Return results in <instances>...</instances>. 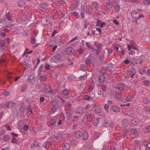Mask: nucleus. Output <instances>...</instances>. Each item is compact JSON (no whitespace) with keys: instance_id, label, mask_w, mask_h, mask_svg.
Instances as JSON below:
<instances>
[{"instance_id":"nucleus-1","label":"nucleus","mask_w":150,"mask_h":150,"mask_svg":"<svg viewBox=\"0 0 150 150\" xmlns=\"http://www.w3.org/2000/svg\"><path fill=\"white\" fill-rule=\"evenodd\" d=\"M30 16H29L28 14L26 13L21 17V19L22 22H25L26 21L28 20L30 18Z\"/></svg>"},{"instance_id":"nucleus-2","label":"nucleus","mask_w":150,"mask_h":150,"mask_svg":"<svg viewBox=\"0 0 150 150\" xmlns=\"http://www.w3.org/2000/svg\"><path fill=\"white\" fill-rule=\"evenodd\" d=\"M35 74H33L28 77V80L30 83L31 84H33L34 83L35 81Z\"/></svg>"},{"instance_id":"nucleus-3","label":"nucleus","mask_w":150,"mask_h":150,"mask_svg":"<svg viewBox=\"0 0 150 150\" xmlns=\"http://www.w3.org/2000/svg\"><path fill=\"white\" fill-rule=\"evenodd\" d=\"M121 147L120 145L116 144V146L114 147L112 146H109L108 147V150H120Z\"/></svg>"},{"instance_id":"nucleus-4","label":"nucleus","mask_w":150,"mask_h":150,"mask_svg":"<svg viewBox=\"0 0 150 150\" xmlns=\"http://www.w3.org/2000/svg\"><path fill=\"white\" fill-rule=\"evenodd\" d=\"M74 135L77 138H80L82 135V132L81 131H76L74 133Z\"/></svg>"},{"instance_id":"nucleus-5","label":"nucleus","mask_w":150,"mask_h":150,"mask_svg":"<svg viewBox=\"0 0 150 150\" xmlns=\"http://www.w3.org/2000/svg\"><path fill=\"white\" fill-rule=\"evenodd\" d=\"M111 110L114 112H119L120 110V108L116 105H113L111 107Z\"/></svg>"},{"instance_id":"nucleus-6","label":"nucleus","mask_w":150,"mask_h":150,"mask_svg":"<svg viewBox=\"0 0 150 150\" xmlns=\"http://www.w3.org/2000/svg\"><path fill=\"white\" fill-rule=\"evenodd\" d=\"M82 140L84 141H86L88 137V134L86 132H84L82 133V135L81 136Z\"/></svg>"},{"instance_id":"nucleus-7","label":"nucleus","mask_w":150,"mask_h":150,"mask_svg":"<svg viewBox=\"0 0 150 150\" xmlns=\"http://www.w3.org/2000/svg\"><path fill=\"white\" fill-rule=\"evenodd\" d=\"M131 16L134 18H138L139 16V13H138L137 11L135 10L133 11L131 13Z\"/></svg>"},{"instance_id":"nucleus-8","label":"nucleus","mask_w":150,"mask_h":150,"mask_svg":"<svg viewBox=\"0 0 150 150\" xmlns=\"http://www.w3.org/2000/svg\"><path fill=\"white\" fill-rule=\"evenodd\" d=\"M102 110L99 107H95L93 110V112L95 114H98L101 112Z\"/></svg>"},{"instance_id":"nucleus-9","label":"nucleus","mask_w":150,"mask_h":150,"mask_svg":"<svg viewBox=\"0 0 150 150\" xmlns=\"http://www.w3.org/2000/svg\"><path fill=\"white\" fill-rule=\"evenodd\" d=\"M86 121L87 122H90L92 120V116L90 113H88L86 114Z\"/></svg>"},{"instance_id":"nucleus-10","label":"nucleus","mask_w":150,"mask_h":150,"mask_svg":"<svg viewBox=\"0 0 150 150\" xmlns=\"http://www.w3.org/2000/svg\"><path fill=\"white\" fill-rule=\"evenodd\" d=\"M131 123L134 125H138L140 123V120L137 118L133 119L131 121Z\"/></svg>"},{"instance_id":"nucleus-11","label":"nucleus","mask_w":150,"mask_h":150,"mask_svg":"<svg viewBox=\"0 0 150 150\" xmlns=\"http://www.w3.org/2000/svg\"><path fill=\"white\" fill-rule=\"evenodd\" d=\"M84 111V108L82 107H79L75 111L76 114L82 113Z\"/></svg>"},{"instance_id":"nucleus-12","label":"nucleus","mask_w":150,"mask_h":150,"mask_svg":"<svg viewBox=\"0 0 150 150\" xmlns=\"http://www.w3.org/2000/svg\"><path fill=\"white\" fill-rule=\"evenodd\" d=\"M74 51V49L72 47H69L67 48L66 50L67 53L68 54H71Z\"/></svg>"},{"instance_id":"nucleus-13","label":"nucleus","mask_w":150,"mask_h":150,"mask_svg":"<svg viewBox=\"0 0 150 150\" xmlns=\"http://www.w3.org/2000/svg\"><path fill=\"white\" fill-rule=\"evenodd\" d=\"M112 3L110 2H108L106 4V8L108 10H110L112 8Z\"/></svg>"},{"instance_id":"nucleus-14","label":"nucleus","mask_w":150,"mask_h":150,"mask_svg":"<svg viewBox=\"0 0 150 150\" xmlns=\"http://www.w3.org/2000/svg\"><path fill=\"white\" fill-rule=\"evenodd\" d=\"M48 5L47 3H43L41 4L39 7L40 9L42 10V9H45L48 7Z\"/></svg>"},{"instance_id":"nucleus-15","label":"nucleus","mask_w":150,"mask_h":150,"mask_svg":"<svg viewBox=\"0 0 150 150\" xmlns=\"http://www.w3.org/2000/svg\"><path fill=\"white\" fill-rule=\"evenodd\" d=\"M44 88L45 90L46 91V92H52V91H51V86L48 85L45 86L44 87Z\"/></svg>"},{"instance_id":"nucleus-16","label":"nucleus","mask_w":150,"mask_h":150,"mask_svg":"<svg viewBox=\"0 0 150 150\" xmlns=\"http://www.w3.org/2000/svg\"><path fill=\"white\" fill-rule=\"evenodd\" d=\"M92 5L94 7V8L96 9H98L99 8V4L96 1H93L92 2Z\"/></svg>"},{"instance_id":"nucleus-17","label":"nucleus","mask_w":150,"mask_h":150,"mask_svg":"<svg viewBox=\"0 0 150 150\" xmlns=\"http://www.w3.org/2000/svg\"><path fill=\"white\" fill-rule=\"evenodd\" d=\"M70 148V145L68 143L64 144L62 148L63 150H69Z\"/></svg>"},{"instance_id":"nucleus-18","label":"nucleus","mask_w":150,"mask_h":150,"mask_svg":"<svg viewBox=\"0 0 150 150\" xmlns=\"http://www.w3.org/2000/svg\"><path fill=\"white\" fill-rule=\"evenodd\" d=\"M25 4V1L23 0H20L18 3V6L20 7H22Z\"/></svg>"},{"instance_id":"nucleus-19","label":"nucleus","mask_w":150,"mask_h":150,"mask_svg":"<svg viewBox=\"0 0 150 150\" xmlns=\"http://www.w3.org/2000/svg\"><path fill=\"white\" fill-rule=\"evenodd\" d=\"M117 88L119 90L122 91L125 88L124 84L122 83H119L117 86Z\"/></svg>"},{"instance_id":"nucleus-20","label":"nucleus","mask_w":150,"mask_h":150,"mask_svg":"<svg viewBox=\"0 0 150 150\" xmlns=\"http://www.w3.org/2000/svg\"><path fill=\"white\" fill-rule=\"evenodd\" d=\"M105 79V77L103 75H102L99 77L98 80L100 82L102 83L104 82Z\"/></svg>"},{"instance_id":"nucleus-21","label":"nucleus","mask_w":150,"mask_h":150,"mask_svg":"<svg viewBox=\"0 0 150 150\" xmlns=\"http://www.w3.org/2000/svg\"><path fill=\"white\" fill-rule=\"evenodd\" d=\"M6 17L7 20L9 21H11L12 19V17L11 15L9 12L7 13Z\"/></svg>"},{"instance_id":"nucleus-22","label":"nucleus","mask_w":150,"mask_h":150,"mask_svg":"<svg viewBox=\"0 0 150 150\" xmlns=\"http://www.w3.org/2000/svg\"><path fill=\"white\" fill-rule=\"evenodd\" d=\"M62 93L64 96H66L69 95V91L68 89H65L63 91Z\"/></svg>"},{"instance_id":"nucleus-23","label":"nucleus","mask_w":150,"mask_h":150,"mask_svg":"<svg viewBox=\"0 0 150 150\" xmlns=\"http://www.w3.org/2000/svg\"><path fill=\"white\" fill-rule=\"evenodd\" d=\"M143 102L146 104H148L149 103L150 100L149 98H143Z\"/></svg>"},{"instance_id":"nucleus-24","label":"nucleus","mask_w":150,"mask_h":150,"mask_svg":"<svg viewBox=\"0 0 150 150\" xmlns=\"http://www.w3.org/2000/svg\"><path fill=\"white\" fill-rule=\"evenodd\" d=\"M77 143H78V142H77V141L74 139L71 140L70 142V144L72 146H76Z\"/></svg>"},{"instance_id":"nucleus-25","label":"nucleus","mask_w":150,"mask_h":150,"mask_svg":"<svg viewBox=\"0 0 150 150\" xmlns=\"http://www.w3.org/2000/svg\"><path fill=\"white\" fill-rule=\"evenodd\" d=\"M10 139V137L7 135H4L3 138V139L4 141H7Z\"/></svg>"},{"instance_id":"nucleus-26","label":"nucleus","mask_w":150,"mask_h":150,"mask_svg":"<svg viewBox=\"0 0 150 150\" xmlns=\"http://www.w3.org/2000/svg\"><path fill=\"white\" fill-rule=\"evenodd\" d=\"M107 72V69L106 68L103 67L101 69L100 72L103 75L105 74Z\"/></svg>"},{"instance_id":"nucleus-27","label":"nucleus","mask_w":150,"mask_h":150,"mask_svg":"<svg viewBox=\"0 0 150 150\" xmlns=\"http://www.w3.org/2000/svg\"><path fill=\"white\" fill-rule=\"evenodd\" d=\"M100 119L98 118H97L95 120L93 124L95 126H97L99 123Z\"/></svg>"},{"instance_id":"nucleus-28","label":"nucleus","mask_w":150,"mask_h":150,"mask_svg":"<svg viewBox=\"0 0 150 150\" xmlns=\"http://www.w3.org/2000/svg\"><path fill=\"white\" fill-rule=\"evenodd\" d=\"M84 146L86 149L89 150L91 149V146L90 143H86L85 144Z\"/></svg>"},{"instance_id":"nucleus-29","label":"nucleus","mask_w":150,"mask_h":150,"mask_svg":"<svg viewBox=\"0 0 150 150\" xmlns=\"http://www.w3.org/2000/svg\"><path fill=\"white\" fill-rule=\"evenodd\" d=\"M134 74L135 73H133L132 71H127V75L128 76H131V77H133Z\"/></svg>"},{"instance_id":"nucleus-30","label":"nucleus","mask_w":150,"mask_h":150,"mask_svg":"<svg viewBox=\"0 0 150 150\" xmlns=\"http://www.w3.org/2000/svg\"><path fill=\"white\" fill-rule=\"evenodd\" d=\"M39 79L41 81H44L46 80L47 77L45 75H42L40 77Z\"/></svg>"},{"instance_id":"nucleus-31","label":"nucleus","mask_w":150,"mask_h":150,"mask_svg":"<svg viewBox=\"0 0 150 150\" xmlns=\"http://www.w3.org/2000/svg\"><path fill=\"white\" fill-rule=\"evenodd\" d=\"M132 99L130 96H128L126 98L125 100L127 102H130L132 101Z\"/></svg>"},{"instance_id":"nucleus-32","label":"nucleus","mask_w":150,"mask_h":150,"mask_svg":"<svg viewBox=\"0 0 150 150\" xmlns=\"http://www.w3.org/2000/svg\"><path fill=\"white\" fill-rule=\"evenodd\" d=\"M55 123V121L54 119H51L49 122V123L51 125H53Z\"/></svg>"},{"instance_id":"nucleus-33","label":"nucleus","mask_w":150,"mask_h":150,"mask_svg":"<svg viewBox=\"0 0 150 150\" xmlns=\"http://www.w3.org/2000/svg\"><path fill=\"white\" fill-rule=\"evenodd\" d=\"M115 96L116 98H119L122 97V92H118L115 94Z\"/></svg>"},{"instance_id":"nucleus-34","label":"nucleus","mask_w":150,"mask_h":150,"mask_svg":"<svg viewBox=\"0 0 150 150\" xmlns=\"http://www.w3.org/2000/svg\"><path fill=\"white\" fill-rule=\"evenodd\" d=\"M91 60L88 58H87L85 62V64L87 65H89L91 64Z\"/></svg>"},{"instance_id":"nucleus-35","label":"nucleus","mask_w":150,"mask_h":150,"mask_svg":"<svg viewBox=\"0 0 150 150\" xmlns=\"http://www.w3.org/2000/svg\"><path fill=\"white\" fill-rule=\"evenodd\" d=\"M122 125L124 126H126L128 123V120L127 119H124L122 121Z\"/></svg>"},{"instance_id":"nucleus-36","label":"nucleus","mask_w":150,"mask_h":150,"mask_svg":"<svg viewBox=\"0 0 150 150\" xmlns=\"http://www.w3.org/2000/svg\"><path fill=\"white\" fill-rule=\"evenodd\" d=\"M128 131L127 130H124L122 133V136L123 137H125L127 136V133H128Z\"/></svg>"},{"instance_id":"nucleus-37","label":"nucleus","mask_w":150,"mask_h":150,"mask_svg":"<svg viewBox=\"0 0 150 150\" xmlns=\"http://www.w3.org/2000/svg\"><path fill=\"white\" fill-rule=\"evenodd\" d=\"M62 57L59 54H57L54 56V58L57 60H60L61 58Z\"/></svg>"},{"instance_id":"nucleus-38","label":"nucleus","mask_w":150,"mask_h":150,"mask_svg":"<svg viewBox=\"0 0 150 150\" xmlns=\"http://www.w3.org/2000/svg\"><path fill=\"white\" fill-rule=\"evenodd\" d=\"M113 67V65L112 64H108V66L106 68L108 69L109 70H112Z\"/></svg>"},{"instance_id":"nucleus-39","label":"nucleus","mask_w":150,"mask_h":150,"mask_svg":"<svg viewBox=\"0 0 150 150\" xmlns=\"http://www.w3.org/2000/svg\"><path fill=\"white\" fill-rule=\"evenodd\" d=\"M100 87H101L102 89L104 91H105L106 90V87L103 84H101L99 85Z\"/></svg>"},{"instance_id":"nucleus-40","label":"nucleus","mask_w":150,"mask_h":150,"mask_svg":"<svg viewBox=\"0 0 150 150\" xmlns=\"http://www.w3.org/2000/svg\"><path fill=\"white\" fill-rule=\"evenodd\" d=\"M130 132L132 135L136 134L137 132V130L135 129H131Z\"/></svg>"},{"instance_id":"nucleus-41","label":"nucleus","mask_w":150,"mask_h":150,"mask_svg":"<svg viewBox=\"0 0 150 150\" xmlns=\"http://www.w3.org/2000/svg\"><path fill=\"white\" fill-rule=\"evenodd\" d=\"M51 105L54 107L56 106L57 104V102L55 100H52L51 102Z\"/></svg>"},{"instance_id":"nucleus-42","label":"nucleus","mask_w":150,"mask_h":150,"mask_svg":"<svg viewBox=\"0 0 150 150\" xmlns=\"http://www.w3.org/2000/svg\"><path fill=\"white\" fill-rule=\"evenodd\" d=\"M94 45L97 47V48L101 49V46L98 42H95Z\"/></svg>"},{"instance_id":"nucleus-43","label":"nucleus","mask_w":150,"mask_h":150,"mask_svg":"<svg viewBox=\"0 0 150 150\" xmlns=\"http://www.w3.org/2000/svg\"><path fill=\"white\" fill-rule=\"evenodd\" d=\"M87 77V76L84 74L83 76H81L79 77V79L81 80H83L85 79Z\"/></svg>"},{"instance_id":"nucleus-44","label":"nucleus","mask_w":150,"mask_h":150,"mask_svg":"<svg viewBox=\"0 0 150 150\" xmlns=\"http://www.w3.org/2000/svg\"><path fill=\"white\" fill-rule=\"evenodd\" d=\"M27 87V86L26 85H23L21 88V92L24 91L26 89Z\"/></svg>"},{"instance_id":"nucleus-45","label":"nucleus","mask_w":150,"mask_h":150,"mask_svg":"<svg viewBox=\"0 0 150 150\" xmlns=\"http://www.w3.org/2000/svg\"><path fill=\"white\" fill-rule=\"evenodd\" d=\"M146 70L145 69L142 68L139 70V73L141 74H144L145 73Z\"/></svg>"},{"instance_id":"nucleus-46","label":"nucleus","mask_w":150,"mask_h":150,"mask_svg":"<svg viewBox=\"0 0 150 150\" xmlns=\"http://www.w3.org/2000/svg\"><path fill=\"white\" fill-rule=\"evenodd\" d=\"M104 59V54L103 53L100 54L99 56V60L100 61H102Z\"/></svg>"},{"instance_id":"nucleus-47","label":"nucleus","mask_w":150,"mask_h":150,"mask_svg":"<svg viewBox=\"0 0 150 150\" xmlns=\"http://www.w3.org/2000/svg\"><path fill=\"white\" fill-rule=\"evenodd\" d=\"M115 11L116 12H118L120 10V7L119 5H116L115 7Z\"/></svg>"},{"instance_id":"nucleus-48","label":"nucleus","mask_w":150,"mask_h":150,"mask_svg":"<svg viewBox=\"0 0 150 150\" xmlns=\"http://www.w3.org/2000/svg\"><path fill=\"white\" fill-rule=\"evenodd\" d=\"M36 42L35 38L33 37H32L31 38V43L32 44H34Z\"/></svg>"},{"instance_id":"nucleus-49","label":"nucleus","mask_w":150,"mask_h":150,"mask_svg":"<svg viewBox=\"0 0 150 150\" xmlns=\"http://www.w3.org/2000/svg\"><path fill=\"white\" fill-rule=\"evenodd\" d=\"M144 84L146 86H149L150 85V81L148 80H146L144 82Z\"/></svg>"},{"instance_id":"nucleus-50","label":"nucleus","mask_w":150,"mask_h":150,"mask_svg":"<svg viewBox=\"0 0 150 150\" xmlns=\"http://www.w3.org/2000/svg\"><path fill=\"white\" fill-rule=\"evenodd\" d=\"M38 145V143L36 142H35L33 143L32 144H31V147L32 148H33L37 146Z\"/></svg>"},{"instance_id":"nucleus-51","label":"nucleus","mask_w":150,"mask_h":150,"mask_svg":"<svg viewBox=\"0 0 150 150\" xmlns=\"http://www.w3.org/2000/svg\"><path fill=\"white\" fill-rule=\"evenodd\" d=\"M23 129L24 130L27 131L29 129V126L27 125H25L23 126Z\"/></svg>"},{"instance_id":"nucleus-52","label":"nucleus","mask_w":150,"mask_h":150,"mask_svg":"<svg viewBox=\"0 0 150 150\" xmlns=\"http://www.w3.org/2000/svg\"><path fill=\"white\" fill-rule=\"evenodd\" d=\"M18 142V141L17 139L15 138L14 137H12L11 142L13 143H17Z\"/></svg>"},{"instance_id":"nucleus-53","label":"nucleus","mask_w":150,"mask_h":150,"mask_svg":"<svg viewBox=\"0 0 150 150\" xmlns=\"http://www.w3.org/2000/svg\"><path fill=\"white\" fill-rule=\"evenodd\" d=\"M1 47H4L5 45V41L3 40H1Z\"/></svg>"},{"instance_id":"nucleus-54","label":"nucleus","mask_w":150,"mask_h":150,"mask_svg":"<svg viewBox=\"0 0 150 150\" xmlns=\"http://www.w3.org/2000/svg\"><path fill=\"white\" fill-rule=\"evenodd\" d=\"M84 99L87 100H89L90 99V97L89 96L87 95H84Z\"/></svg>"},{"instance_id":"nucleus-55","label":"nucleus","mask_w":150,"mask_h":150,"mask_svg":"<svg viewBox=\"0 0 150 150\" xmlns=\"http://www.w3.org/2000/svg\"><path fill=\"white\" fill-rule=\"evenodd\" d=\"M32 52V51H29L28 49H26L25 52V54H30Z\"/></svg>"},{"instance_id":"nucleus-56","label":"nucleus","mask_w":150,"mask_h":150,"mask_svg":"<svg viewBox=\"0 0 150 150\" xmlns=\"http://www.w3.org/2000/svg\"><path fill=\"white\" fill-rule=\"evenodd\" d=\"M88 23L86 21L84 22V24L83 25V28L85 29H86L87 27Z\"/></svg>"},{"instance_id":"nucleus-57","label":"nucleus","mask_w":150,"mask_h":150,"mask_svg":"<svg viewBox=\"0 0 150 150\" xmlns=\"http://www.w3.org/2000/svg\"><path fill=\"white\" fill-rule=\"evenodd\" d=\"M109 106V105L108 104H105L104 106V108L105 110H107Z\"/></svg>"},{"instance_id":"nucleus-58","label":"nucleus","mask_w":150,"mask_h":150,"mask_svg":"<svg viewBox=\"0 0 150 150\" xmlns=\"http://www.w3.org/2000/svg\"><path fill=\"white\" fill-rule=\"evenodd\" d=\"M5 127H6V129L7 130L11 131V129L10 127L9 126L6 125H5Z\"/></svg>"},{"instance_id":"nucleus-59","label":"nucleus","mask_w":150,"mask_h":150,"mask_svg":"<svg viewBox=\"0 0 150 150\" xmlns=\"http://www.w3.org/2000/svg\"><path fill=\"white\" fill-rule=\"evenodd\" d=\"M93 86H90L88 88V92L90 93L91 91L93 90Z\"/></svg>"},{"instance_id":"nucleus-60","label":"nucleus","mask_w":150,"mask_h":150,"mask_svg":"<svg viewBox=\"0 0 150 150\" xmlns=\"http://www.w3.org/2000/svg\"><path fill=\"white\" fill-rule=\"evenodd\" d=\"M78 116H75L74 118L72 120V121H76L78 120Z\"/></svg>"},{"instance_id":"nucleus-61","label":"nucleus","mask_w":150,"mask_h":150,"mask_svg":"<svg viewBox=\"0 0 150 150\" xmlns=\"http://www.w3.org/2000/svg\"><path fill=\"white\" fill-rule=\"evenodd\" d=\"M115 125V123L114 122H112L110 123L109 125L111 127L113 128Z\"/></svg>"},{"instance_id":"nucleus-62","label":"nucleus","mask_w":150,"mask_h":150,"mask_svg":"<svg viewBox=\"0 0 150 150\" xmlns=\"http://www.w3.org/2000/svg\"><path fill=\"white\" fill-rule=\"evenodd\" d=\"M78 36H76L74 38L69 41V42H72L75 40H76L77 38H78Z\"/></svg>"},{"instance_id":"nucleus-63","label":"nucleus","mask_w":150,"mask_h":150,"mask_svg":"<svg viewBox=\"0 0 150 150\" xmlns=\"http://www.w3.org/2000/svg\"><path fill=\"white\" fill-rule=\"evenodd\" d=\"M100 49L97 48V49L96 50V54L97 55H98L99 54L100 52Z\"/></svg>"},{"instance_id":"nucleus-64","label":"nucleus","mask_w":150,"mask_h":150,"mask_svg":"<svg viewBox=\"0 0 150 150\" xmlns=\"http://www.w3.org/2000/svg\"><path fill=\"white\" fill-rule=\"evenodd\" d=\"M45 100V98L43 97H41L40 98V100L41 102H43Z\"/></svg>"}]
</instances>
